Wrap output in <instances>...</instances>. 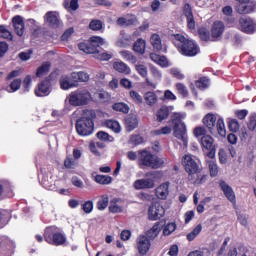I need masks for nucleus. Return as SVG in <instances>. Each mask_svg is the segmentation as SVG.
I'll return each instance as SVG.
<instances>
[{
	"mask_svg": "<svg viewBox=\"0 0 256 256\" xmlns=\"http://www.w3.org/2000/svg\"><path fill=\"white\" fill-rule=\"evenodd\" d=\"M174 44L178 47L179 53L185 57H195L199 53V46L193 40L185 38L181 34L174 35Z\"/></svg>",
	"mask_w": 256,
	"mask_h": 256,
	"instance_id": "2",
	"label": "nucleus"
},
{
	"mask_svg": "<svg viewBox=\"0 0 256 256\" xmlns=\"http://www.w3.org/2000/svg\"><path fill=\"white\" fill-rule=\"evenodd\" d=\"M146 47L147 44L145 40L140 38L134 43L133 51H135L136 53H140V55H143V53H145Z\"/></svg>",
	"mask_w": 256,
	"mask_h": 256,
	"instance_id": "31",
	"label": "nucleus"
},
{
	"mask_svg": "<svg viewBox=\"0 0 256 256\" xmlns=\"http://www.w3.org/2000/svg\"><path fill=\"white\" fill-rule=\"evenodd\" d=\"M65 8L69 11H77L79 9V0H71L70 3L65 2Z\"/></svg>",
	"mask_w": 256,
	"mask_h": 256,
	"instance_id": "57",
	"label": "nucleus"
},
{
	"mask_svg": "<svg viewBox=\"0 0 256 256\" xmlns=\"http://www.w3.org/2000/svg\"><path fill=\"white\" fill-rule=\"evenodd\" d=\"M101 45H105V39L99 36H93L90 38L89 42L78 44V48L80 51H83V53L94 55L95 59H98L99 61H109V59L113 58V53L100 52L97 50V47H101Z\"/></svg>",
	"mask_w": 256,
	"mask_h": 256,
	"instance_id": "1",
	"label": "nucleus"
},
{
	"mask_svg": "<svg viewBox=\"0 0 256 256\" xmlns=\"http://www.w3.org/2000/svg\"><path fill=\"white\" fill-rule=\"evenodd\" d=\"M184 15L187 19L188 29H195V18H193V11L191 10V5L186 4L184 6Z\"/></svg>",
	"mask_w": 256,
	"mask_h": 256,
	"instance_id": "20",
	"label": "nucleus"
},
{
	"mask_svg": "<svg viewBox=\"0 0 256 256\" xmlns=\"http://www.w3.org/2000/svg\"><path fill=\"white\" fill-rule=\"evenodd\" d=\"M130 97L136 105H141V103H143V97H141L135 90L130 91Z\"/></svg>",
	"mask_w": 256,
	"mask_h": 256,
	"instance_id": "55",
	"label": "nucleus"
},
{
	"mask_svg": "<svg viewBox=\"0 0 256 256\" xmlns=\"http://www.w3.org/2000/svg\"><path fill=\"white\" fill-rule=\"evenodd\" d=\"M172 131H173V127L163 126L159 129L153 130L151 132V135H154V136L171 135Z\"/></svg>",
	"mask_w": 256,
	"mask_h": 256,
	"instance_id": "34",
	"label": "nucleus"
},
{
	"mask_svg": "<svg viewBox=\"0 0 256 256\" xmlns=\"http://www.w3.org/2000/svg\"><path fill=\"white\" fill-rule=\"evenodd\" d=\"M109 207V195L104 194L97 202L98 211H105V208Z\"/></svg>",
	"mask_w": 256,
	"mask_h": 256,
	"instance_id": "35",
	"label": "nucleus"
},
{
	"mask_svg": "<svg viewBox=\"0 0 256 256\" xmlns=\"http://www.w3.org/2000/svg\"><path fill=\"white\" fill-rule=\"evenodd\" d=\"M173 136L178 139L184 145V147H187L189 143V139L187 136V125L185 124H176L173 126Z\"/></svg>",
	"mask_w": 256,
	"mask_h": 256,
	"instance_id": "10",
	"label": "nucleus"
},
{
	"mask_svg": "<svg viewBox=\"0 0 256 256\" xmlns=\"http://www.w3.org/2000/svg\"><path fill=\"white\" fill-rule=\"evenodd\" d=\"M94 181L99 185H111L113 178L107 175H96Z\"/></svg>",
	"mask_w": 256,
	"mask_h": 256,
	"instance_id": "32",
	"label": "nucleus"
},
{
	"mask_svg": "<svg viewBox=\"0 0 256 256\" xmlns=\"http://www.w3.org/2000/svg\"><path fill=\"white\" fill-rule=\"evenodd\" d=\"M97 137L100 141H109L110 143L113 141V137L104 131L98 132Z\"/></svg>",
	"mask_w": 256,
	"mask_h": 256,
	"instance_id": "59",
	"label": "nucleus"
},
{
	"mask_svg": "<svg viewBox=\"0 0 256 256\" xmlns=\"http://www.w3.org/2000/svg\"><path fill=\"white\" fill-rule=\"evenodd\" d=\"M129 143H131V145H141V143H143V137L139 135H132Z\"/></svg>",
	"mask_w": 256,
	"mask_h": 256,
	"instance_id": "61",
	"label": "nucleus"
},
{
	"mask_svg": "<svg viewBox=\"0 0 256 256\" xmlns=\"http://www.w3.org/2000/svg\"><path fill=\"white\" fill-rule=\"evenodd\" d=\"M0 39H8L10 41L13 39V34L4 25H0Z\"/></svg>",
	"mask_w": 256,
	"mask_h": 256,
	"instance_id": "48",
	"label": "nucleus"
},
{
	"mask_svg": "<svg viewBox=\"0 0 256 256\" xmlns=\"http://www.w3.org/2000/svg\"><path fill=\"white\" fill-rule=\"evenodd\" d=\"M89 27L92 31H101L103 29V22L101 20H92Z\"/></svg>",
	"mask_w": 256,
	"mask_h": 256,
	"instance_id": "52",
	"label": "nucleus"
},
{
	"mask_svg": "<svg viewBox=\"0 0 256 256\" xmlns=\"http://www.w3.org/2000/svg\"><path fill=\"white\" fill-rule=\"evenodd\" d=\"M72 77L75 80L76 85H77V83H87V81H89V74H87V72H83V71L73 72Z\"/></svg>",
	"mask_w": 256,
	"mask_h": 256,
	"instance_id": "26",
	"label": "nucleus"
},
{
	"mask_svg": "<svg viewBox=\"0 0 256 256\" xmlns=\"http://www.w3.org/2000/svg\"><path fill=\"white\" fill-rule=\"evenodd\" d=\"M239 2V5L236 6V13L239 15H247L253 13L255 10V5L251 3V0H236Z\"/></svg>",
	"mask_w": 256,
	"mask_h": 256,
	"instance_id": "15",
	"label": "nucleus"
},
{
	"mask_svg": "<svg viewBox=\"0 0 256 256\" xmlns=\"http://www.w3.org/2000/svg\"><path fill=\"white\" fill-rule=\"evenodd\" d=\"M218 119L217 116L213 113H208L203 118V123L207 129L212 131V129H215V123H217Z\"/></svg>",
	"mask_w": 256,
	"mask_h": 256,
	"instance_id": "23",
	"label": "nucleus"
},
{
	"mask_svg": "<svg viewBox=\"0 0 256 256\" xmlns=\"http://www.w3.org/2000/svg\"><path fill=\"white\" fill-rule=\"evenodd\" d=\"M136 247L140 255H147L151 249V240L145 235H141L136 240Z\"/></svg>",
	"mask_w": 256,
	"mask_h": 256,
	"instance_id": "12",
	"label": "nucleus"
},
{
	"mask_svg": "<svg viewBox=\"0 0 256 256\" xmlns=\"http://www.w3.org/2000/svg\"><path fill=\"white\" fill-rule=\"evenodd\" d=\"M144 179H138L134 182V189H153L155 187V172H148Z\"/></svg>",
	"mask_w": 256,
	"mask_h": 256,
	"instance_id": "8",
	"label": "nucleus"
},
{
	"mask_svg": "<svg viewBox=\"0 0 256 256\" xmlns=\"http://www.w3.org/2000/svg\"><path fill=\"white\" fill-rule=\"evenodd\" d=\"M93 119H95V112L93 110H86L83 116L76 122V131L78 135L87 137L93 133Z\"/></svg>",
	"mask_w": 256,
	"mask_h": 256,
	"instance_id": "3",
	"label": "nucleus"
},
{
	"mask_svg": "<svg viewBox=\"0 0 256 256\" xmlns=\"http://www.w3.org/2000/svg\"><path fill=\"white\" fill-rule=\"evenodd\" d=\"M157 94L155 92H146L144 94V101L149 107H153L157 103Z\"/></svg>",
	"mask_w": 256,
	"mask_h": 256,
	"instance_id": "29",
	"label": "nucleus"
},
{
	"mask_svg": "<svg viewBox=\"0 0 256 256\" xmlns=\"http://www.w3.org/2000/svg\"><path fill=\"white\" fill-rule=\"evenodd\" d=\"M51 93V84L48 80L42 81L38 85V89L35 90V95L37 97H47Z\"/></svg>",
	"mask_w": 256,
	"mask_h": 256,
	"instance_id": "19",
	"label": "nucleus"
},
{
	"mask_svg": "<svg viewBox=\"0 0 256 256\" xmlns=\"http://www.w3.org/2000/svg\"><path fill=\"white\" fill-rule=\"evenodd\" d=\"M255 128H256V115L253 114L250 116V120H249V123H248V129L250 131H255Z\"/></svg>",
	"mask_w": 256,
	"mask_h": 256,
	"instance_id": "64",
	"label": "nucleus"
},
{
	"mask_svg": "<svg viewBox=\"0 0 256 256\" xmlns=\"http://www.w3.org/2000/svg\"><path fill=\"white\" fill-rule=\"evenodd\" d=\"M199 37L202 41H213V38H211L209 32L203 28L199 30Z\"/></svg>",
	"mask_w": 256,
	"mask_h": 256,
	"instance_id": "60",
	"label": "nucleus"
},
{
	"mask_svg": "<svg viewBox=\"0 0 256 256\" xmlns=\"http://www.w3.org/2000/svg\"><path fill=\"white\" fill-rule=\"evenodd\" d=\"M201 145L203 149H206V150L215 148V146L213 145V138L209 135L202 136Z\"/></svg>",
	"mask_w": 256,
	"mask_h": 256,
	"instance_id": "36",
	"label": "nucleus"
},
{
	"mask_svg": "<svg viewBox=\"0 0 256 256\" xmlns=\"http://www.w3.org/2000/svg\"><path fill=\"white\" fill-rule=\"evenodd\" d=\"M133 39L130 35L122 34V37L116 42L117 47H129Z\"/></svg>",
	"mask_w": 256,
	"mask_h": 256,
	"instance_id": "38",
	"label": "nucleus"
},
{
	"mask_svg": "<svg viewBox=\"0 0 256 256\" xmlns=\"http://www.w3.org/2000/svg\"><path fill=\"white\" fill-rule=\"evenodd\" d=\"M120 55L122 57V59H124V61H129V63H137V58L133 55V53L129 52V51H120Z\"/></svg>",
	"mask_w": 256,
	"mask_h": 256,
	"instance_id": "46",
	"label": "nucleus"
},
{
	"mask_svg": "<svg viewBox=\"0 0 256 256\" xmlns=\"http://www.w3.org/2000/svg\"><path fill=\"white\" fill-rule=\"evenodd\" d=\"M223 15H226V17H230L227 19V22L229 25H233L235 23V18L232 17L233 15V8L231 6H225L222 9Z\"/></svg>",
	"mask_w": 256,
	"mask_h": 256,
	"instance_id": "44",
	"label": "nucleus"
},
{
	"mask_svg": "<svg viewBox=\"0 0 256 256\" xmlns=\"http://www.w3.org/2000/svg\"><path fill=\"white\" fill-rule=\"evenodd\" d=\"M138 125L139 121L137 120V116H129L128 118H126L127 131H133L134 129H137Z\"/></svg>",
	"mask_w": 256,
	"mask_h": 256,
	"instance_id": "30",
	"label": "nucleus"
},
{
	"mask_svg": "<svg viewBox=\"0 0 256 256\" xmlns=\"http://www.w3.org/2000/svg\"><path fill=\"white\" fill-rule=\"evenodd\" d=\"M49 69H51V63H43L36 72L37 77H43V75H47V73H49Z\"/></svg>",
	"mask_w": 256,
	"mask_h": 256,
	"instance_id": "45",
	"label": "nucleus"
},
{
	"mask_svg": "<svg viewBox=\"0 0 256 256\" xmlns=\"http://www.w3.org/2000/svg\"><path fill=\"white\" fill-rule=\"evenodd\" d=\"M84 213H91L93 211V201L88 200L82 205Z\"/></svg>",
	"mask_w": 256,
	"mask_h": 256,
	"instance_id": "63",
	"label": "nucleus"
},
{
	"mask_svg": "<svg viewBox=\"0 0 256 256\" xmlns=\"http://www.w3.org/2000/svg\"><path fill=\"white\" fill-rule=\"evenodd\" d=\"M182 165L185 168L186 173H188L189 181H195L197 177H199V173H201V169L199 168V164L193 159V156L187 154L182 159Z\"/></svg>",
	"mask_w": 256,
	"mask_h": 256,
	"instance_id": "7",
	"label": "nucleus"
},
{
	"mask_svg": "<svg viewBox=\"0 0 256 256\" xmlns=\"http://www.w3.org/2000/svg\"><path fill=\"white\" fill-rule=\"evenodd\" d=\"M44 239L50 245H63L65 241H67L65 235H63L56 226L46 228Z\"/></svg>",
	"mask_w": 256,
	"mask_h": 256,
	"instance_id": "6",
	"label": "nucleus"
},
{
	"mask_svg": "<svg viewBox=\"0 0 256 256\" xmlns=\"http://www.w3.org/2000/svg\"><path fill=\"white\" fill-rule=\"evenodd\" d=\"M68 101L72 107H85V105H89L90 101H93V96L88 89L80 88L70 93Z\"/></svg>",
	"mask_w": 256,
	"mask_h": 256,
	"instance_id": "4",
	"label": "nucleus"
},
{
	"mask_svg": "<svg viewBox=\"0 0 256 256\" xmlns=\"http://www.w3.org/2000/svg\"><path fill=\"white\" fill-rule=\"evenodd\" d=\"M13 27L15 33L18 37H23L25 33V22H23V17L21 16H14L12 19Z\"/></svg>",
	"mask_w": 256,
	"mask_h": 256,
	"instance_id": "18",
	"label": "nucleus"
},
{
	"mask_svg": "<svg viewBox=\"0 0 256 256\" xmlns=\"http://www.w3.org/2000/svg\"><path fill=\"white\" fill-rule=\"evenodd\" d=\"M238 29L243 33L251 35L256 31V22L249 17H241L238 21Z\"/></svg>",
	"mask_w": 256,
	"mask_h": 256,
	"instance_id": "9",
	"label": "nucleus"
},
{
	"mask_svg": "<svg viewBox=\"0 0 256 256\" xmlns=\"http://www.w3.org/2000/svg\"><path fill=\"white\" fill-rule=\"evenodd\" d=\"M150 71H151L154 79H157V81H161L163 74L159 71V69H157V67L152 66L150 68Z\"/></svg>",
	"mask_w": 256,
	"mask_h": 256,
	"instance_id": "62",
	"label": "nucleus"
},
{
	"mask_svg": "<svg viewBox=\"0 0 256 256\" xmlns=\"http://www.w3.org/2000/svg\"><path fill=\"white\" fill-rule=\"evenodd\" d=\"M208 169H209L210 176L217 177V175H219V166L217 165V162L213 160H209Z\"/></svg>",
	"mask_w": 256,
	"mask_h": 256,
	"instance_id": "43",
	"label": "nucleus"
},
{
	"mask_svg": "<svg viewBox=\"0 0 256 256\" xmlns=\"http://www.w3.org/2000/svg\"><path fill=\"white\" fill-rule=\"evenodd\" d=\"M165 215V208L159 202L153 203L148 209V219L150 221H157Z\"/></svg>",
	"mask_w": 256,
	"mask_h": 256,
	"instance_id": "11",
	"label": "nucleus"
},
{
	"mask_svg": "<svg viewBox=\"0 0 256 256\" xmlns=\"http://www.w3.org/2000/svg\"><path fill=\"white\" fill-rule=\"evenodd\" d=\"M228 127L232 133H237L239 131V122L235 119H228Z\"/></svg>",
	"mask_w": 256,
	"mask_h": 256,
	"instance_id": "54",
	"label": "nucleus"
},
{
	"mask_svg": "<svg viewBox=\"0 0 256 256\" xmlns=\"http://www.w3.org/2000/svg\"><path fill=\"white\" fill-rule=\"evenodd\" d=\"M169 195V182L162 183L156 188V197L158 199H167Z\"/></svg>",
	"mask_w": 256,
	"mask_h": 256,
	"instance_id": "24",
	"label": "nucleus"
},
{
	"mask_svg": "<svg viewBox=\"0 0 256 256\" xmlns=\"http://www.w3.org/2000/svg\"><path fill=\"white\" fill-rule=\"evenodd\" d=\"M157 117V121H165V119H167V117H169V107L167 106H162L156 114Z\"/></svg>",
	"mask_w": 256,
	"mask_h": 256,
	"instance_id": "40",
	"label": "nucleus"
},
{
	"mask_svg": "<svg viewBox=\"0 0 256 256\" xmlns=\"http://www.w3.org/2000/svg\"><path fill=\"white\" fill-rule=\"evenodd\" d=\"M114 111H119L120 113H129V106L123 102L115 103L112 106Z\"/></svg>",
	"mask_w": 256,
	"mask_h": 256,
	"instance_id": "47",
	"label": "nucleus"
},
{
	"mask_svg": "<svg viewBox=\"0 0 256 256\" xmlns=\"http://www.w3.org/2000/svg\"><path fill=\"white\" fill-rule=\"evenodd\" d=\"M105 127L114 131V133H121V124H119L116 120H106Z\"/></svg>",
	"mask_w": 256,
	"mask_h": 256,
	"instance_id": "37",
	"label": "nucleus"
},
{
	"mask_svg": "<svg viewBox=\"0 0 256 256\" xmlns=\"http://www.w3.org/2000/svg\"><path fill=\"white\" fill-rule=\"evenodd\" d=\"M169 71L170 75L175 79H178L179 81H183V79H185V74H183L179 68H171Z\"/></svg>",
	"mask_w": 256,
	"mask_h": 256,
	"instance_id": "50",
	"label": "nucleus"
},
{
	"mask_svg": "<svg viewBox=\"0 0 256 256\" xmlns=\"http://www.w3.org/2000/svg\"><path fill=\"white\" fill-rule=\"evenodd\" d=\"M119 199L113 198L110 201V206H109V211L110 213H122L123 212V207H121L119 204Z\"/></svg>",
	"mask_w": 256,
	"mask_h": 256,
	"instance_id": "41",
	"label": "nucleus"
},
{
	"mask_svg": "<svg viewBox=\"0 0 256 256\" xmlns=\"http://www.w3.org/2000/svg\"><path fill=\"white\" fill-rule=\"evenodd\" d=\"M44 21L54 29H57V27H61V25H63L61 22V17H59V12L56 11L47 12L44 16Z\"/></svg>",
	"mask_w": 256,
	"mask_h": 256,
	"instance_id": "13",
	"label": "nucleus"
},
{
	"mask_svg": "<svg viewBox=\"0 0 256 256\" xmlns=\"http://www.w3.org/2000/svg\"><path fill=\"white\" fill-rule=\"evenodd\" d=\"M60 87L64 91H67L69 89H73V87H77V83L73 79V73H71V75H63L60 78Z\"/></svg>",
	"mask_w": 256,
	"mask_h": 256,
	"instance_id": "17",
	"label": "nucleus"
},
{
	"mask_svg": "<svg viewBox=\"0 0 256 256\" xmlns=\"http://www.w3.org/2000/svg\"><path fill=\"white\" fill-rule=\"evenodd\" d=\"M159 233H161V224L160 223H156L153 225V227L151 229H149L146 232V237L148 239H155V237H157L159 235Z\"/></svg>",
	"mask_w": 256,
	"mask_h": 256,
	"instance_id": "28",
	"label": "nucleus"
},
{
	"mask_svg": "<svg viewBox=\"0 0 256 256\" xmlns=\"http://www.w3.org/2000/svg\"><path fill=\"white\" fill-rule=\"evenodd\" d=\"M150 43L155 51H161V49H163V43L159 34H152L150 37Z\"/></svg>",
	"mask_w": 256,
	"mask_h": 256,
	"instance_id": "25",
	"label": "nucleus"
},
{
	"mask_svg": "<svg viewBox=\"0 0 256 256\" xmlns=\"http://www.w3.org/2000/svg\"><path fill=\"white\" fill-rule=\"evenodd\" d=\"M223 33H225V24L222 21H215L211 28L212 41H221Z\"/></svg>",
	"mask_w": 256,
	"mask_h": 256,
	"instance_id": "14",
	"label": "nucleus"
},
{
	"mask_svg": "<svg viewBox=\"0 0 256 256\" xmlns=\"http://www.w3.org/2000/svg\"><path fill=\"white\" fill-rule=\"evenodd\" d=\"M177 230V224L175 222H170L166 224L163 228V235L165 237H169L172 233H175Z\"/></svg>",
	"mask_w": 256,
	"mask_h": 256,
	"instance_id": "42",
	"label": "nucleus"
},
{
	"mask_svg": "<svg viewBox=\"0 0 256 256\" xmlns=\"http://www.w3.org/2000/svg\"><path fill=\"white\" fill-rule=\"evenodd\" d=\"M113 69L123 75H131V68L123 61H116L113 63Z\"/></svg>",
	"mask_w": 256,
	"mask_h": 256,
	"instance_id": "22",
	"label": "nucleus"
},
{
	"mask_svg": "<svg viewBox=\"0 0 256 256\" xmlns=\"http://www.w3.org/2000/svg\"><path fill=\"white\" fill-rule=\"evenodd\" d=\"M150 59L160 67H163V68L171 67V63L169 62V60H167V57L165 56H160L155 53H151Z\"/></svg>",
	"mask_w": 256,
	"mask_h": 256,
	"instance_id": "21",
	"label": "nucleus"
},
{
	"mask_svg": "<svg viewBox=\"0 0 256 256\" xmlns=\"http://www.w3.org/2000/svg\"><path fill=\"white\" fill-rule=\"evenodd\" d=\"M138 165L140 167H150V169H159L163 166V159L152 155L147 150H142L138 153Z\"/></svg>",
	"mask_w": 256,
	"mask_h": 256,
	"instance_id": "5",
	"label": "nucleus"
},
{
	"mask_svg": "<svg viewBox=\"0 0 256 256\" xmlns=\"http://www.w3.org/2000/svg\"><path fill=\"white\" fill-rule=\"evenodd\" d=\"M135 69L140 77L147 78V75H148L147 66H145L144 64H136Z\"/></svg>",
	"mask_w": 256,
	"mask_h": 256,
	"instance_id": "51",
	"label": "nucleus"
},
{
	"mask_svg": "<svg viewBox=\"0 0 256 256\" xmlns=\"http://www.w3.org/2000/svg\"><path fill=\"white\" fill-rule=\"evenodd\" d=\"M21 89V79H14L9 86L5 88L8 93H15Z\"/></svg>",
	"mask_w": 256,
	"mask_h": 256,
	"instance_id": "39",
	"label": "nucleus"
},
{
	"mask_svg": "<svg viewBox=\"0 0 256 256\" xmlns=\"http://www.w3.org/2000/svg\"><path fill=\"white\" fill-rule=\"evenodd\" d=\"M203 229V226L201 224H198L190 233L187 234L188 241H193L199 233H201Z\"/></svg>",
	"mask_w": 256,
	"mask_h": 256,
	"instance_id": "49",
	"label": "nucleus"
},
{
	"mask_svg": "<svg viewBox=\"0 0 256 256\" xmlns=\"http://www.w3.org/2000/svg\"><path fill=\"white\" fill-rule=\"evenodd\" d=\"M220 189L223 191L226 199L230 201V203H236L237 199L235 197V191H233V188L227 184V182L221 180L219 182Z\"/></svg>",
	"mask_w": 256,
	"mask_h": 256,
	"instance_id": "16",
	"label": "nucleus"
},
{
	"mask_svg": "<svg viewBox=\"0 0 256 256\" xmlns=\"http://www.w3.org/2000/svg\"><path fill=\"white\" fill-rule=\"evenodd\" d=\"M217 132L220 137H225L227 135V129L225 128V120L222 117H219L216 122Z\"/></svg>",
	"mask_w": 256,
	"mask_h": 256,
	"instance_id": "33",
	"label": "nucleus"
},
{
	"mask_svg": "<svg viewBox=\"0 0 256 256\" xmlns=\"http://www.w3.org/2000/svg\"><path fill=\"white\" fill-rule=\"evenodd\" d=\"M133 23H135V18H118L117 20V24L121 25L122 27H127L129 25H133Z\"/></svg>",
	"mask_w": 256,
	"mask_h": 256,
	"instance_id": "53",
	"label": "nucleus"
},
{
	"mask_svg": "<svg viewBox=\"0 0 256 256\" xmlns=\"http://www.w3.org/2000/svg\"><path fill=\"white\" fill-rule=\"evenodd\" d=\"M176 89L182 97H187V95H189V91H187V87L183 83H177Z\"/></svg>",
	"mask_w": 256,
	"mask_h": 256,
	"instance_id": "58",
	"label": "nucleus"
},
{
	"mask_svg": "<svg viewBox=\"0 0 256 256\" xmlns=\"http://www.w3.org/2000/svg\"><path fill=\"white\" fill-rule=\"evenodd\" d=\"M186 115L184 113L181 112H174L171 115V123L173 125V127L175 125H185V122H183V119H185Z\"/></svg>",
	"mask_w": 256,
	"mask_h": 256,
	"instance_id": "27",
	"label": "nucleus"
},
{
	"mask_svg": "<svg viewBox=\"0 0 256 256\" xmlns=\"http://www.w3.org/2000/svg\"><path fill=\"white\" fill-rule=\"evenodd\" d=\"M196 87L198 89H207V87H209V79L207 78H200L198 81H196Z\"/></svg>",
	"mask_w": 256,
	"mask_h": 256,
	"instance_id": "56",
	"label": "nucleus"
}]
</instances>
